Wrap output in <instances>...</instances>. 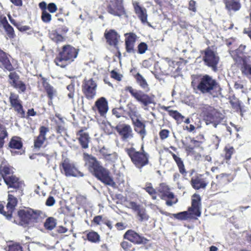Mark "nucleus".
Returning <instances> with one entry per match:
<instances>
[{"label":"nucleus","mask_w":251,"mask_h":251,"mask_svg":"<svg viewBox=\"0 0 251 251\" xmlns=\"http://www.w3.org/2000/svg\"><path fill=\"white\" fill-rule=\"evenodd\" d=\"M194 90L202 94H209L213 98H217L221 93L222 88L216 79L208 75L197 77L191 82Z\"/></svg>","instance_id":"nucleus-1"},{"label":"nucleus","mask_w":251,"mask_h":251,"mask_svg":"<svg viewBox=\"0 0 251 251\" xmlns=\"http://www.w3.org/2000/svg\"><path fill=\"white\" fill-rule=\"evenodd\" d=\"M83 159L85 164L93 175L105 185L115 187L116 183L110 176L109 171L100 165L97 158L87 153H83Z\"/></svg>","instance_id":"nucleus-2"},{"label":"nucleus","mask_w":251,"mask_h":251,"mask_svg":"<svg viewBox=\"0 0 251 251\" xmlns=\"http://www.w3.org/2000/svg\"><path fill=\"white\" fill-rule=\"evenodd\" d=\"M79 51V49L71 45H65L62 47L61 50L54 59V63L58 66L65 68L75 61Z\"/></svg>","instance_id":"nucleus-3"},{"label":"nucleus","mask_w":251,"mask_h":251,"mask_svg":"<svg viewBox=\"0 0 251 251\" xmlns=\"http://www.w3.org/2000/svg\"><path fill=\"white\" fill-rule=\"evenodd\" d=\"M125 151L132 163L138 169H142L150 163V155L145 151L144 145L142 146L139 151H137L134 148L131 147L125 149Z\"/></svg>","instance_id":"nucleus-4"},{"label":"nucleus","mask_w":251,"mask_h":251,"mask_svg":"<svg viewBox=\"0 0 251 251\" xmlns=\"http://www.w3.org/2000/svg\"><path fill=\"white\" fill-rule=\"evenodd\" d=\"M201 198L199 194H194L192 196L191 206L188 209V211L180 212L173 214V217L180 221L187 220L190 219L192 216L200 217L201 215Z\"/></svg>","instance_id":"nucleus-5"},{"label":"nucleus","mask_w":251,"mask_h":251,"mask_svg":"<svg viewBox=\"0 0 251 251\" xmlns=\"http://www.w3.org/2000/svg\"><path fill=\"white\" fill-rule=\"evenodd\" d=\"M13 168L6 163L2 162L0 166V173L1 175L4 182L10 188H18V192L22 193V187L25 186L22 181H20L19 178L13 175ZM18 191H16L17 193Z\"/></svg>","instance_id":"nucleus-6"},{"label":"nucleus","mask_w":251,"mask_h":251,"mask_svg":"<svg viewBox=\"0 0 251 251\" xmlns=\"http://www.w3.org/2000/svg\"><path fill=\"white\" fill-rule=\"evenodd\" d=\"M124 91L128 92L132 98L141 104L145 110H148V106L150 104L154 103L153 96H150L142 90L136 89L131 86H126Z\"/></svg>","instance_id":"nucleus-7"},{"label":"nucleus","mask_w":251,"mask_h":251,"mask_svg":"<svg viewBox=\"0 0 251 251\" xmlns=\"http://www.w3.org/2000/svg\"><path fill=\"white\" fill-rule=\"evenodd\" d=\"M234 179L233 175L230 174L221 173L216 176L215 180L211 183L209 189L213 194L224 192L225 187L230 183Z\"/></svg>","instance_id":"nucleus-8"},{"label":"nucleus","mask_w":251,"mask_h":251,"mask_svg":"<svg viewBox=\"0 0 251 251\" xmlns=\"http://www.w3.org/2000/svg\"><path fill=\"white\" fill-rule=\"evenodd\" d=\"M202 55V60L204 64L216 72L218 71V66L220 62V58L218 53L213 50L210 47H207L204 50H201Z\"/></svg>","instance_id":"nucleus-9"},{"label":"nucleus","mask_w":251,"mask_h":251,"mask_svg":"<svg viewBox=\"0 0 251 251\" xmlns=\"http://www.w3.org/2000/svg\"><path fill=\"white\" fill-rule=\"evenodd\" d=\"M157 194L160 198L166 201L167 206H171L177 202V198L174 194L171 191L169 186L165 183H161L157 188Z\"/></svg>","instance_id":"nucleus-10"},{"label":"nucleus","mask_w":251,"mask_h":251,"mask_svg":"<svg viewBox=\"0 0 251 251\" xmlns=\"http://www.w3.org/2000/svg\"><path fill=\"white\" fill-rule=\"evenodd\" d=\"M60 172L66 176H83V174L79 171L75 164L69 158H65L59 164Z\"/></svg>","instance_id":"nucleus-11"},{"label":"nucleus","mask_w":251,"mask_h":251,"mask_svg":"<svg viewBox=\"0 0 251 251\" xmlns=\"http://www.w3.org/2000/svg\"><path fill=\"white\" fill-rule=\"evenodd\" d=\"M201 111L206 125L210 124L211 122H217L218 120L224 119L223 115L221 113L209 105H206L201 107Z\"/></svg>","instance_id":"nucleus-12"},{"label":"nucleus","mask_w":251,"mask_h":251,"mask_svg":"<svg viewBox=\"0 0 251 251\" xmlns=\"http://www.w3.org/2000/svg\"><path fill=\"white\" fill-rule=\"evenodd\" d=\"M81 89L87 100H93L97 95V84L92 78H85L82 81Z\"/></svg>","instance_id":"nucleus-13"},{"label":"nucleus","mask_w":251,"mask_h":251,"mask_svg":"<svg viewBox=\"0 0 251 251\" xmlns=\"http://www.w3.org/2000/svg\"><path fill=\"white\" fill-rule=\"evenodd\" d=\"M107 12L115 16L121 17L124 16L127 17L126 9L124 6V1L118 0H110L107 1Z\"/></svg>","instance_id":"nucleus-14"},{"label":"nucleus","mask_w":251,"mask_h":251,"mask_svg":"<svg viewBox=\"0 0 251 251\" xmlns=\"http://www.w3.org/2000/svg\"><path fill=\"white\" fill-rule=\"evenodd\" d=\"M123 238L134 245L146 244L148 240L134 230L128 229L123 235Z\"/></svg>","instance_id":"nucleus-15"},{"label":"nucleus","mask_w":251,"mask_h":251,"mask_svg":"<svg viewBox=\"0 0 251 251\" xmlns=\"http://www.w3.org/2000/svg\"><path fill=\"white\" fill-rule=\"evenodd\" d=\"M15 190H10L8 191V196L7 199V204L6 205L7 209H8L7 211V215L8 217H12V213L14 209H15V206L17 204V199L16 198L17 197H18L20 195H22L23 194V187H22V193H20L18 191L16 193V191H19V189L18 188H14Z\"/></svg>","instance_id":"nucleus-16"},{"label":"nucleus","mask_w":251,"mask_h":251,"mask_svg":"<svg viewBox=\"0 0 251 251\" xmlns=\"http://www.w3.org/2000/svg\"><path fill=\"white\" fill-rule=\"evenodd\" d=\"M92 109L95 113H98L101 117H105L109 109L108 101L106 98L102 97L98 99L95 102V104L92 106Z\"/></svg>","instance_id":"nucleus-17"},{"label":"nucleus","mask_w":251,"mask_h":251,"mask_svg":"<svg viewBox=\"0 0 251 251\" xmlns=\"http://www.w3.org/2000/svg\"><path fill=\"white\" fill-rule=\"evenodd\" d=\"M129 205L132 210L136 213L138 220L140 222L147 221L150 216L148 214L146 208L134 201H130Z\"/></svg>","instance_id":"nucleus-18"},{"label":"nucleus","mask_w":251,"mask_h":251,"mask_svg":"<svg viewBox=\"0 0 251 251\" xmlns=\"http://www.w3.org/2000/svg\"><path fill=\"white\" fill-rule=\"evenodd\" d=\"M208 182V179L203 175L198 174L192 177L190 180L192 187L195 190L205 189Z\"/></svg>","instance_id":"nucleus-19"},{"label":"nucleus","mask_w":251,"mask_h":251,"mask_svg":"<svg viewBox=\"0 0 251 251\" xmlns=\"http://www.w3.org/2000/svg\"><path fill=\"white\" fill-rule=\"evenodd\" d=\"M115 129L121 136L122 141H126L128 139L133 137L132 128L129 125L123 124L117 125L115 127Z\"/></svg>","instance_id":"nucleus-20"},{"label":"nucleus","mask_w":251,"mask_h":251,"mask_svg":"<svg viewBox=\"0 0 251 251\" xmlns=\"http://www.w3.org/2000/svg\"><path fill=\"white\" fill-rule=\"evenodd\" d=\"M47 217V215L45 211L32 209V226L41 230L43 222Z\"/></svg>","instance_id":"nucleus-21"},{"label":"nucleus","mask_w":251,"mask_h":251,"mask_svg":"<svg viewBox=\"0 0 251 251\" xmlns=\"http://www.w3.org/2000/svg\"><path fill=\"white\" fill-rule=\"evenodd\" d=\"M125 48L126 51L128 53L134 54L136 52L135 44L137 38L135 33L129 32L125 34Z\"/></svg>","instance_id":"nucleus-22"},{"label":"nucleus","mask_w":251,"mask_h":251,"mask_svg":"<svg viewBox=\"0 0 251 251\" xmlns=\"http://www.w3.org/2000/svg\"><path fill=\"white\" fill-rule=\"evenodd\" d=\"M39 76L40 78H39L38 83H41L44 88L49 100V104H50V103H52L53 98L56 95V90L47 82L46 78L42 77L41 75Z\"/></svg>","instance_id":"nucleus-23"},{"label":"nucleus","mask_w":251,"mask_h":251,"mask_svg":"<svg viewBox=\"0 0 251 251\" xmlns=\"http://www.w3.org/2000/svg\"><path fill=\"white\" fill-rule=\"evenodd\" d=\"M39 134L36 137L34 140V149L39 150L43 147L46 140V135L49 131V128L45 126H41L39 129Z\"/></svg>","instance_id":"nucleus-24"},{"label":"nucleus","mask_w":251,"mask_h":251,"mask_svg":"<svg viewBox=\"0 0 251 251\" xmlns=\"http://www.w3.org/2000/svg\"><path fill=\"white\" fill-rule=\"evenodd\" d=\"M140 118H136L131 120L134 131L140 135L142 140L147 135V132L146 129V121L140 120Z\"/></svg>","instance_id":"nucleus-25"},{"label":"nucleus","mask_w":251,"mask_h":251,"mask_svg":"<svg viewBox=\"0 0 251 251\" xmlns=\"http://www.w3.org/2000/svg\"><path fill=\"white\" fill-rule=\"evenodd\" d=\"M8 81L10 85L19 91L24 92L26 88L25 84L20 80L19 75L15 72H12L8 75Z\"/></svg>","instance_id":"nucleus-26"},{"label":"nucleus","mask_w":251,"mask_h":251,"mask_svg":"<svg viewBox=\"0 0 251 251\" xmlns=\"http://www.w3.org/2000/svg\"><path fill=\"white\" fill-rule=\"evenodd\" d=\"M18 216L20 219L19 224L25 227L28 226L31 220L30 208L24 207L20 210L18 211Z\"/></svg>","instance_id":"nucleus-27"},{"label":"nucleus","mask_w":251,"mask_h":251,"mask_svg":"<svg viewBox=\"0 0 251 251\" xmlns=\"http://www.w3.org/2000/svg\"><path fill=\"white\" fill-rule=\"evenodd\" d=\"M239 51V50H235L232 52V56L236 62L238 61H242L243 63L241 67V71L242 74L245 75H251V66L250 65L248 64L245 58L239 56L238 54Z\"/></svg>","instance_id":"nucleus-28"},{"label":"nucleus","mask_w":251,"mask_h":251,"mask_svg":"<svg viewBox=\"0 0 251 251\" xmlns=\"http://www.w3.org/2000/svg\"><path fill=\"white\" fill-rule=\"evenodd\" d=\"M104 36L107 43L110 46H116L118 45L120 35L115 29L105 30Z\"/></svg>","instance_id":"nucleus-29"},{"label":"nucleus","mask_w":251,"mask_h":251,"mask_svg":"<svg viewBox=\"0 0 251 251\" xmlns=\"http://www.w3.org/2000/svg\"><path fill=\"white\" fill-rule=\"evenodd\" d=\"M11 106L14 110L17 111L19 116L23 117L25 116V112L23 110L22 105L19 99V96L17 94L11 93L9 98Z\"/></svg>","instance_id":"nucleus-30"},{"label":"nucleus","mask_w":251,"mask_h":251,"mask_svg":"<svg viewBox=\"0 0 251 251\" xmlns=\"http://www.w3.org/2000/svg\"><path fill=\"white\" fill-rule=\"evenodd\" d=\"M132 4L135 13L136 14L141 22L143 24L147 23L148 14L147 9L140 6L138 2H133Z\"/></svg>","instance_id":"nucleus-31"},{"label":"nucleus","mask_w":251,"mask_h":251,"mask_svg":"<svg viewBox=\"0 0 251 251\" xmlns=\"http://www.w3.org/2000/svg\"><path fill=\"white\" fill-rule=\"evenodd\" d=\"M165 150L172 156L178 168L179 172L181 175H182L184 179H187V178H186V176L187 174V171L185 169L183 161L182 159L168 149Z\"/></svg>","instance_id":"nucleus-32"},{"label":"nucleus","mask_w":251,"mask_h":251,"mask_svg":"<svg viewBox=\"0 0 251 251\" xmlns=\"http://www.w3.org/2000/svg\"><path fill=\"white\" fill-rule=\"evenodd\" d=\"M76 135L82 148L85 149L88 148L90 142L89 134L87 132H84V130L81 129L76 132Z\"/></svg>","instance_id":"nucleus-33"},{"label":"nucleus","mask_w":251,"mask_h":251,"mask_svg":"<svg viewBox=\"0 0 251 251\" xmlns=\"http://www.w3.org/2000/svg\"><path fill=\"white\" fill-rule=\"evenodd\" d=\"M226 9L229 12H237L242 6L240 0H223Z\"/></svg>","instance_id":"nucleus-34"},{"label":"nucleus","mask_w":251,"mask_h":251,"mask_svg":"<svg viewBox=\"0 0 251 251\" xmlns=\"http://www.w3.org/2000/svg\"><path fill=\"white\" fill-rule=\"evenodd\" d=\"M171 106H162L161 109L168 112L169 115L175 119L177 122L181 123L183 121L184 116L182 115L177 110H170Z\"/></svg>","instance_id":"nucleus-35"},{"label":"nucleus","mask_w":251,"mask_h":251,"mask_svg":"<svg viewBox=\"0 0 251 251\" xmlns=\"http://www.w3.org/2000/svg\"><path fill=\"white\" fill-rule=\"evenodd\" d=\"M86 235L85 240H87L89 242L92 243H99L100 241V236L99 234L94 230H86L84 232Z\"/></svg>","instance_id":"nucleus-36"},{"label":"nucleus","mask_w":251,"mask_h":251,"mask_svg":"<svg viewBox=\"0 0 251 251\" xmlns=\"http://www.w3.org/2000/svg\"><path fill=\"white\" fill-rule=\"evenodd\" d=\"M134 78L140 87L146 92L150 91L149 85L145 78L139 73L133 74Z\"/></svg>","instance_id":"nucleus-37"},{"label":"nucleus","mask_w":251,"mask_h":251,"mask_svg":"<svg viewBox=\"0 0 251 251\" xmlns=\"http://www.w3.org/2000/svg\"><path fill=\"white\" fill-rule=\"evenodd\" d=\"M127 114L131 120L137 118H141V115L138 113L136 105L132 102H129L127 104Z\"/></svg>","instance_id":"nucleus-38"},{"label":"nucleus","mask_w":251,"mask_h":251,"mask_svg":"<svg viewBox=\"0 0 251 251\" xmlns=\"http://www.w3.org/2000/svg\"><path fill=\"white\" fill-rule=\"evenodd\" d=\"M43 225L45 228L49 231L53 230L57 225L56 220L53 217L47 218Z\"/></svg>","instance_id":"nucleus-39"},{"label":"nucleus","mask_w":251,"mask_h":251,"mask_svg":"<svg viewBox=\"0 0 251 251\" xmlns=\"http://www.w3.org/2000/svg\"><path fill=\"white\" fill-rule=\"evenodd\" d=\"M50 39L56 44L64 42L65 38L61 34H59L56 30H52L49 34Z\"/></svg>","instance_id":"nucleus-40"},{"label":"nucleus","mask_w":251,"mask_h":251,"mask_svg":"<svg viewBox=\"0 0 251 251\" xmlns=\"http://www.w3.org/2000/svg\"><path fill=\"white\" fill-rule=\"evenodd\" d=\"M235 152V149L232 146L228 145L225 147L224 149V155L223 157L226 163L230 160L232 155Z\"/></svg>","instance_id":"nucleus-41"},{"label":"nucleus","mask_w":251,"mask_h":251,"mask_svg":"<svg viewBox=\"0 0 251 251\" xmlns=\"http://www.w3.org/2000/svg\"><path fill=\"white\" fill-rule=\"evenodd\" d=\"M0 62H1L4 67L7 70L11 71L13 67L8 59L5 53L0 50Z\"/></svg>","instance_id":"nucleus-42"},{"label":"nucleus","mask_w":251,"mask_h":251,"mask_svg":"<svg viewBox=\"0 0 251 251\" xmlns=\"http://www.w3.org/2000/svg\"><path fill=\"white\" fill-rule=\"evenodd\" d=\"M144 189L151 197L152 200H156L157 189H154L151 183H147Z\"/></svg>","instance_id":"nucleus-43"},{"label":"nucleus","mask_w":251,"mask_h":251,"mask_svg":"<svg viewBox=\"0 0 251 251\" xmlns=\"http://www.w3.org/2000/svg\"><path fill=\"white\" fill-rule=\"evenodd\" d=\"M183 148L188 155H192L195 154L194 149L196 147L199 146H195V145L188 143H183Z\"/></svg>","instance_id":"nucleus-44"},{"label":"nucleus","mask_w":251,"mask_h":251,"mask_svg":"<svg viewBox=\"0 0 251 251\" xmlns=\"http://www.w3.org/2000/svg\"><path fill=\"white\" fill-rule=\"evenodd\" d=\"M8 136L6 128L0 123V148H2L4 144V139Z\"/></svg>","instance_id":"nucleus-45"},{"label":"nucleus","mask_w":251,"mask_h":251,"mask_svg":"<svg viewBox=\"0 0 251 251\" xmlns=\"http://www.w3.org/2000/svg\"><path fill=\"white\" fill-rule=\"evenodd\" d=\"M22 146V142L20 139L17 137L12 138L9 143V147L11 148L20 149Z\"/></svg>","instance_id":"nucleus-46"},{"label":"nucleus","mask_w":251,"mask_h":251,"mask_svg":"<svg viewBox=\"0 0 251 251\" xmlns=\"http://www.w3.org/2000/svg\"><path fill=\"white\" fill-rule=\"evenodd\" d=\"M198 140L194 138H190V143L195 146H200L205 140L204 136L202 134H199L196 136Z\"/></svg>","instance_id":"nucleus-47"},{"label":"nucleus","mask_w":251,"mask_h":251,"mask_svg":"<svg viewBox=\"0 0 251 251\" xmlns=\"http://www.w3.org/2000/svg\"><path fill=\"white\" fill-rule=\"evenodd\" d=\"M121 248L124 251H135V248L131 244V242L129 243L126 241H123L120 243Z\"/></svg>","instance_id":"nucleus-48"},{"label":"nucleus","mask_w":251,"mask_h":251,"mask_svg":"<svg viewBox=\"0 0 251 251\" xmlns=\"http://www.w3.org/2000/svg\"><path fill=\"white\" fill-rule=\"evenodd\" d=\"M197 121L194 122V125H190L189 126H186V129L190 132L195 130L196 127L199 128L201 126V122L199 118H196Z\"/></svg>","instance_id":"nucleus-49"},{"label":"nucleus","mask_w":251,"mask_h":251,"mask_svg":"<svg viewBox=\"0 0 251 251\" xmlns=\"http://www.w3.org/2000/svg\"><path fill=\"white\" fill-rule=\"evenodd\" d=\"M148 46L145 42H141L137 46V52L140 54H144L148 50Z\"/></svg>","instance_id":"nucleus-50"},{"label":"nucleus","mask_w":251,"mask_h":251,"mask_svg":"<svg viewBox=\"0 0 251 251\" xmlns=\"http://www.w3.org/2000/svg\"><path fill=\"white\" fill-rule=\"evenodd\" d=\"M41 18L44 23L47 24L50 22L52 19V16L50 13L47 11H45L41 13Z\"/></svg>","instance_id":"nucleus-51"},{"label":"nucleus","mask_w":251,"mask_h":251,"mask_svg":"<svg viewBox=\"0 0 251 251\" xmlns=\"http://www.w3.org/2000/svg\"><path fill=\"white\" fill-rule=\"evenodd\" d=\"M212 143L211 146L215 149H217L221 142V138L218 136L214 135L212 137Z\"/></svg>","instance_id":"nucleus-52"},{"label":"nucleus","mask_w":251,"mask_h":251,"mask_svg":"<svg viewBox=\"0 0 251 251\" xmlns=\"http://www.w3.org/2000/svg\"><path fill=\"white\" fill-rule=\"evenodd\" d=\"M170 131L168 129H161L159 132L160 138L164 140L169 137Z\"/></svg>","instance_id":"nucleus-53"},{"label":"nucleus","mask_w":251,"mask_h":251,"mask_svg":"<svg viewBox=\"0 0 251 251\" xmlns=\"http://www.w3.org/2000/svg\"><path fill=\"white\" fill-rule=\"evenodd\" d=\"M111 77L118 81H120L122 80L123 75L120 74L115 70H112L110 72Z\"/></svg>","instance_id":"nucleus-54"},{"label":"nucleus","mask_w":251,"mask_h":251,"mask_svg":"<svg viewBox=\"0 0 251 251\" xmlns=\"http://www.w3.org/2000/svg\"><path fill=\"white\" fill-rule=\"evenodd\" d=\"M17 28L19 31L23 32H26L28 34H30V27L26 25H23L20 24L17 25Z\"/></svg>","instance_id":"nucleus-55"},{"label":"nucleus","mask_w":251,"mask_h":251,"mask_svg":"<svg viewBox=\"0 0 251 251\" xmlns=\"http://www.w3.org/2000/svg\"><path fill=\"white\" fill-rule=\"evenodd\" d=\"M8 36L10 38L13 37L14 36V29L13 27L9 24L4 27Z\"/></svg>","instance_id":"nucleus-56"},{"label":"nucleus","mask_w":251,"mask_h":251,"mask_svg":"<svg viewBox=\"0 0 251 251\" xmlns=\"http://www.w3.org/2000/svg\"><path fill=\"white\" fill-rule=\"evenodd\" d=\"M47 9L48 11L51 13H55L57 10L56 5L53 2H51L48 4Z\"/></svg>","instance_id":"nucleus-57"},{"label":"nucleus","mask_w":251,"mask_h":251,"mask_svg":"<svg viewBox=\"0 0 251 251\" xmlns=\"http://www.w3.org/2000/svg\"><path fill=\"white\" fill-rule=\"evenodd\" d=\"M8 251H23V250L20 245L14 244L9 246Z\"/></svg>","instance_id":"nucleus-58"},{"label":"nucleus","mask_w":251,"mask_h":251,"mask_svg":"<svg viewBox=\"0 0 251 251\" xmlns=\"http://www.w3.org/2000/svg\"><path fill=\"white\" fill-rule=\"evenodd\" d=\"M55 203V200L53 197L50 196L46 201V205L48 206H51Z\"/></svg>","instance_id":"nucleus-59"},{"label":"nucleus","mask_w":251,"mask_h":251,"mask_svg":"<svg viewBox=\"0 0 251 251\" xmlns=\"http://www.w3.org/2000/svg\"><path fill=\"white\" fill-rule=\"evenodd\" d=\"M100 152L105 158L111 155V154L108 153L107 149L104 147L100 150Z\"/></svg>","instance_id":"nucleus-60"},{"label":"nucleus","mask_w":251,"mask_h":251,"mask_svg":"<svg viewBox=\"0 0 251 251\" xmlns=\"http://www.w3.org/2000/svg\"><path fill=\"white\" fill-rule=\"evenodd\" d=\"M102 221V216L101 215H98L94 217L92 222L96 225H100V222Z\"/></svg>","instance_id":"nucleus-61"},{"label":"nucleus","mask_w":251,"mask_h":251,"mask_svg":"<svg viewBox=\"0 0 251 251\" xmlns=\"http://www.w3.org/2000/svg\"><path fill=\"white\" fill-rule=\"evenodd\" d=\"M188 8L190 10L193 12L196 11V1L195 0H191L189 1Z\"/></svg>","instance_id":"nucleus-62"},{"label":"nucleus","mask_w":251,"mask_h":251,"mask_svg":"<svg viewBox=\"0 0 251 251\" xmlns=\"http://www.w3.org/2000/svg\"><path fill=\"white\" fill-rule=\"evenodd\" d=\"M68 231V228L62 226H58L56 229V232L58 233H65Z\"/></svg>","instance_id":"nucleus-63"},{"label":"nucleus","mask_w":251,"mask_h":251,"mask_svg":"<svg viewBox=\"0 0 251 251\" xmlns=\"http://www.w3.org/2000/svg\"><path fill=\"white\" fill-rule=\"evenodd\" d=\"M115 226L118 230H124L126 227V226L122 222L117 223L115 225Z\"/></svg>","instance_id":"nucleus-64"}]
</instances>
